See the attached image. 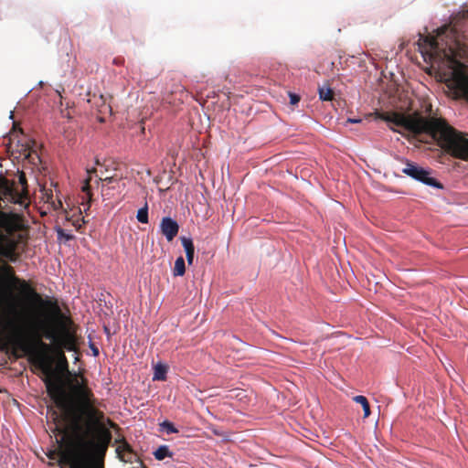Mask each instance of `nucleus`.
<instances>
[{
    "mask_svg": "<svg viewBox=\"0 0 468 468\" xmlns=\"http://www.w3.org/2000/svg\"><path fill=\"white\" fill-rule=\"evenodd\" d=\"M159 228L167 241L173 240L179 230L178 223L171 217H164L161 220Z\"/></svg>",
    "mask_w": 468,
    "mask_h": 468,
    "instance_id": "obj_5",
    "label": "nucleus"
},
{
    "mask_svg": "<svg viewBox=\"0 0 468 468\" xmlns=\"http://www.w3.org/2000/svg\"><path fill=\"white\" fill-rule=\"evenodd\" d=\"M18 338L20 341H24L25 340V335L21 333V331H18Z\"/></svg>",
    "mask_w": 468,
    "mask_h": 468,
    "instance_id": "obj_22",
    "label": "nucleus"
},
{
    "mask_svg": "<svg viewBox=\"0 0 468 468\" xmlns=\"http://www.w3.org/2000/svg\"><path fill=\"white\" fill-rule=\"evenodd\" d=\"M465 13L462 18L453 17L427 35L419 33L418 49L426 62L435 63L449 70L447 86L455 98L468 100V75L462 58L468 56V43L463 34ZM382 119L414 134H429L443 143L451 154L461 159H468V139L461 136L445 120L430 115L423 117L418 112L404 115L387 112Z\"/></svg>",
    "mask_w": 468,
    "mask_h": 468,
    "instance_id": "obj_1",
    "label": "nucleus"
},
{
    "mask_svg": "<svg viewBox=\"0 0 468 468\" xmlns=\"http://www.w3.org/2000/svg\"><path fill=\"white\" fill-rule=\"evenodd\" d=\"M58 388L60 395H62V393H63L62 389L60 388Z\"/></svg>",
    "mask_w": 468,
    "mask_h": 468,
    "instance_id": "obj_30",
    "label": "nucleus"
},
{
    "mask_svg": "<svg viewBox=\"0 0 468 468\" xmlns=\"http://www.w3.org/2000/svg\"><path fill=\"white\" fill-rule=\"evenodd\" d=\"M112 63H113V64H117V57H115V58H112Z\"/></svg>",
    "mask_w": 468,
    "mask_h": 468,
    "instance_id": "obj_28",
    "label": "nucleus"
},
{
    "mask_svg": "<svg viewBox=\"0 0 468 468\" xmlns=\"http://www.w3.org/2000/svg\"><path fill=\"white\" fill-rule=\"evenodd\" d=\"M81 401L79 413L72 405L57 398V403L68 415L66 431L56 440V455L60 468H103V459L111 441L113 423L94 408V398L81 379L76 385Z\"/></svg>",
    "mask_w": 468,
    "mask_h": 468,
    "instance_id": "obj_2",
    "label": "nucleus"
},
{
    "mask_svg": "<svg viewBox=\"0 0 468 468\" xmlns=\"http://www.w3.org/2000/svg\"><path fill=\"white\" fill-rule=\"evenodd\" d=\"M100 180L101 181V187H102V196L109 195L110 190L112 189L110 187V184L115 181V174H111L110 169L105 167V170H100Z\"/></svg>",
    "mask_w": 468,
    "mask_h": 468,
    "instance_id": "obj_6",
    "label": "nucleus"
},
{
    "mask_svg": "<svg viewBox=\"0 0 468 468\" xmlns=\"http://www.w3.org/2000/svg\"><path fill=\"white\" fill-rule=\"evenodd\" d=\"M67 350H68L69 352V351H74V348H73V347H69Z\"/></svg>",
    "mask_w": 468,
    "mask_h": 468,
    "instance_id": "obj_29",
    "label": "nucleus"
},
{
    "mask_svg": "<svg viewBox=\"0 0 468 468\" xmlns=\"http://www.w3.org/2000/svg\"><path fill=\"white\" fill-rule=\"evenodd\" d=\"M55 230L57 233V238L60 242H68L74 239V235L71 232L67 231L59 226H56Z\"/></svg>",
    "mask_w": 468,
    "mask_h": 468,
    "instance_id": "obj_10",
    "label": "nucleus"
},
{
    "mask_svg": "<svg viewBox=\"0 0 468 468\" xmlns=\"http://www.w3.org/2000/svg\"><path fill=\"white\" fill-rule=\"evenodd\" d=\"M51 303V300L48 296H46V299L44 301V304L49 305Z\"/></svg>",
    "mask_w": 468,
    "mask_h": 468,
    "instance_id": "obj_21",
    "label": "nucleus"
},
{
    "mask_svg": "<svg viewBox=\"0 0 468 468\" xmlns=\"http://www.w3.org/2000/svg\"><path fill=\"white\" fill-rule=\"evenodd\" d=\"M212 431L217 436H221L222 435V433L219 431L216 430V429H213Z\"/></svg>",
    "mask_w": 468,
    "mask_h": 468,
    "instance_id": "obj_23",
    "label": "nucleus"
},
{
    "mask_svg": "<svg viewBox=\"0 0 468 468\" xmlns=\"http://www.w3.org/2000/svg\"><path fill=\"white\" fill-rule=\"evenodd\" d=\"M104 331H105V333H106L107 336L109 337V336H110V331H109V329H108L107 327H105V326H104Z\"/></svg>",
    "mask_w": 468,
    "mask_h": 468,
    "instance_id": "obj_25",
    "label": "nucleus"
},
{
    "mask_svg": "<svg viewBox=\"0 0 468 468\" xmlns=\"http://www.w3.org/2000/svg\"><path fill=\"white\" fill-rule=\"evenodd\" d=\"M167 367L162 363H157L154 367L153 380H165Z\"/></svg>",
    "mask_w": 468,
    "mask_h": 468,
    "instance_id": "obj_8",
    "label": "nucleus"
},
{
    "mask_svg": "<svg viewBox=\"0 0 468 468\" xmlns=\"http://www.w3.org/2000/svg\"><path fill=\"white\" fill-rule=\"evenodd\" d=\"M0 257L7 260L10 262L16 263L17 259L13 255V253L0 245Z\"/></svg>",
    "mask_w": 468,
    "mask_h": 468,
    "instance_id": "obj_16",
    "label": "nucleus"
},
{
    "mask_svg": "<svg viewBox=\"0 0 468 468\" xmlns=\"http://www.w3.org/2000/svg\"><path fill=\"white\" fill-rule=\"evenodd\" d=\"M361 121V119L348 118L346 122L349 123H359Z\"/></svg>",
    "mask_w": 468,
    "mask_h": 468,
    "instance_id": "obj_20",
    "label": "nucleus"
},
{
    "mask_svg": "<svg viewBox=\"0 0 468 468\" xmlns=\"http://www.w3.org/2000/svg\"><path fill=\"white\" fill-rule=\"evenodd\" d=\"M160 431L165 432L166 434L177 433L178 430L175 427V425L169 420H164L159 424Z\"/></svg>",
    "mask_w": 468,
    "mask_h": 468,
    "instance_id": "obj_13",
    "label": "nucleus"
},
{
    "mask_svg": "<svg viewBox=\"0 0 468 468\" xmlns=\"http://www.w3.org/2000/svg\"><path fill=\"white\" fill-rule=\"evenodd\" d=\"M181 244L186 252V261L189 265L193 264L194 261V254H195V247L193 244V239L191 237L183 236L180 238Z\"/></svg>",
    "mask_w": 468,
    "mask_h": 468,
    "instance_id": "obj_7",
    "label": "nucleus"
},
{
    "mask_svg": "<svg viewBox=\"0 0 468 468\" xmlns=\"http://www.w3.org/2000/svg\"><path fill=\"white\" fill-rule=\"evenodd\" d=\"M44 337L49 341H53L56 338L55 334L50 331L46 332Z\"/></svg>",
    "mask_w": 468,
    "mask_h": 468,
    "instance_id": "obj_19",
    "label": "nucleus"
},
{
    "mask_svg": "<svg viewBox=\"0 0 468 468\" xmlns=\"http://www.w3.org/2000/svg\"><path fill=\"white\" fill-rule=\"evenodd\" d=\"M116 169H117V167H116V166H114V167L112 169V171L115 172V171H116Z\"/></svg>",
    "mask_w": 468,
    "mask_h": 468,
    "instance_id": "obj_31",
    "label": "nucleus"
},
{
    "mask_svg": "<svg viewBox=\"0 0 468 468\" xmlns=\"http://www.w3.org/2000/svg\"><path fill=\"white\" fill-rule=\"evenodd\" d=\"M90 350L92 351V355L94 356H98L99 355V349L98 347L91 342V340H90Z\"/></svg>",
    "mask_w": 468,
    "mask_h": 468,
    "instance_id": "obj_18",
    "label": "nucleus"
},
{
    "mask_svg": "<svg viewBox=\"0 0 468 468\" xmlns=\"http://www.w3.org/2000/svg\"><path fill=\"white\" fill-rule=\"evenodd\" d=\"M353 399L355 402L361 405L363 408L364 418H367L370 415V408L367 398L362 395H357L354 397Z\"/></svg>",
    "mask_w": 468,
    "mask_h": 468,
    "instance_id": "obj_11",
    "label": "nucleus"
},
{
    "mask_svg": "<svg viewBox=\"0 0 468 468\" xmlns=\"http://www.w3.org/2000/svg\"><path fill=\"white\" fill-rule=\"evenodd\" d=\"M288 95H289V99H290V103L292 105H295L300 101V96L298 94L293 93V92H289Z\"/></svg>",
    "mask_w": 468,
    "mask_h": 468,
    "instance_id": "obj_17",
    "label": "nucleus"
},
{
    "mask_svg": "<svg viewBox=\"0 0 468 468\" xmlns=\"http://www.w3.org/2000/svg\"><path fill=\"white\" fill-rule=\"evenodd\" d=\"M278 336L281 337L282 339L285 340V341H288V342H295L294 340L287 338V337H282L281 335H278Z\"/></svg>",
    "mask_w": 468,
    "mask_h": 468,
    "instance_id": "obj_24",
    "label": "nucleus"
},
{
    "mask_svg": "<svg viewBox=\"0 0 468 468\" xmlns=\"http://www.w3.org/2000/svg\"><path fill=\"white\" fill-rule=\"evenodd\" d=\"M318 93H319V99L321 101H331L333 98L332 90L329 86H324V87L319 88Z\"/></svg>",
    "mask_w": 468,
    "mask_h": 468,
    "instance_id": "obj_15",
    "label": "nucleus"
},
{
    "mask_svg": "<svg viewBox=\"0 0 468 468\" xmlns=\"http://www.w3.org/2000/svg\"><path fill=\"white\" fill-rule=\"evenodd\" d=\"M136 218L140 223H148V206L147 203L141 207L136 214Z\"/></svg>",
    "mask_w": 468,
    "mask_h": 468,
    "instance_id": "obj_14",
    "label": "nucleus"
},
{
    "mask_svg": "<svg viewBox=\"0 0 468 468\" xmlns=\"http://www.w3.org/2000/svg\"><path fill=\"white\" fill-rule=\"evenodd\" d=\"M391 130H393V132H399L397 129L391 127Z\"/></svg>",
    "mask_w": 468,
    "mask_h": 468,
    "instance_id": "obj_32",
    "label": "nucleus"
},
{
    "mask_svg": "<svg viewBox=\"0 0 468 468\" xmlns=\"http://www.w3.org/2000/svg\"><path fill=\"white\" fill-rule=\"evenodd\" d=\"M402 173L428 186L437 189L443 188V186L431 176V171L430 169L423 168L408 160H406V166L402 169Z\"/></svg>",
    "mask_w": 468,
    "mask_h": 468,
    "instance_id": "obj_3",
    "label": "nucleus"
},
{
    "mask_svg": "<svg viewBox=\"0 0 468 468\" xmlns=\"http://www.w3.org/2000/svg\"><path fill=\"white\" fill-rule=\"evenodd\" d=\"M114 451H115V453L117 454V452H118V449H117V447L115 448V450H114Z\"/></svg>",
    "mask_w": 468,
    "mask_h": 468,
    "instance_id": "obj_33",
    "label": "nucleus"
},
{
    "mask_svg": "<svg viewBox=\"0 0 468 468\" xmlns=\"http://www.w3.org/2000/svg\"><path fill=\"white\" fill-rule=\"evenodd\" d=\"M186 272L185 260L183 257H178L175 261L173 274L174 276H183Z\"/></svg>",
    "mask_w": 468,
    "mask_h": 468,
    "instance_id": "obj_12",
    "label": "nucleus"
},
{
    "mask_svg": "<svg viewBox=\"0 0 468 468\" xmlns=\"http://www.w3.org/2000/svg\"><path fill=\"white\" fill-rule=\"evenodd\" d=\"M240 343H241L245 347H248V348H250V347L248 344L243 343L242 341H240Z\"/></svg>",
    "mask_w": 468,
    "mask_h": 468,
    "instance_id": "obj_27",
    "label": "nucleus"
},
{
    "mask_svg": "<svg viewBox=\"0 0 468 468\" xmlns=\"http://www.w3.org/2000/svg\"><path fill=\"white\" fill-rule=\"evenodd\" d=\"M109 166H111V164H108V165H101V170H102V168L105 170V167L109 169Z\"/></svg>",
    "mask_w": 468,
    "mask_h": 468,
    "instance_id": "obj_26",
    "label": "nucleus"
},
{
    "mask_svg": "<svg viewBox=\"0 0 468 468\" xmlns=\"http://www.w3.org/2000/svg\"><path fill=\"white\" fill-rule=\"evenodd\" d=\"M119 468H144L143 463L130 445L119 436Z\"/></svg>",
    "mask_w": 468,
    "mask_h": 468,
    "instance_id": "obj_4",
    "label": "nucleus"
},
{
    "mask_svg": "<svg viewBox=\"0 0 468 468\" xmlns=\"http://www.w3.org/2000/svg\"><path fill=\"white\" fill-rule=\"evenodd\" d=\"M153 454L156 460L162 461L166 457H171L173 452L169 450L167 445H160Z\"/></svg>",
    "mask_w": 468,
    "mask_h": 468,
    "instance_id": "obj_9",
    "label": "nucleus"
}]
</instances>
